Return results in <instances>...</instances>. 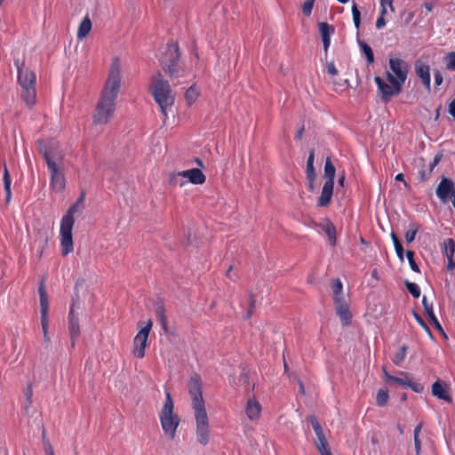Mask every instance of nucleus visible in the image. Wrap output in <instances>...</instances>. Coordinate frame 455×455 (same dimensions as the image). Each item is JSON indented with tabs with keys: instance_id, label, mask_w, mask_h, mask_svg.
Listing matches in <instances>:
<instances>
[{
	"instance_id": "f8f14e48",
	"label": "nucleus",
	"mask_w": 455,
	"mask_h": 455,
	"mask_svg": "<svg viewBox=\"0 0 455 455\" xmlns=\"http://www.w3.org/2000/svg\"><path fill=\"white\" fill-rule=\"evenodd\" d=\"M152 325V320L148 319L147 324L141 328L133 339V354L138 358H142L145 355V348Z\"/></svg>"
},
{
	"instance_id": "ddd939ff",
	"label": "nucleus",
	"mask_w": 455,
	"mask_h": 455,
	"mask_svg": "<svg viewBox=\"0 0 455 455\" xmlns=\"http://www.w3.org/2000/svg\"><path fill=\"white\" fill-rule=\"evenodd\" d=\"M389 68L392 72L395 75L396 81H399L401 84H403L405 80L407 79V75L409 72V65L408 63L401 60L399 58H390L389 59Z\"/></svg>"
},
{
	"instance_id": "c756f323",
	"label": "nucleus",
	"mask_w": 455,
	"mask_h": 455,
	"mask_svg": "<svg viewBox=\"0 0 455 455\" xmlns=\"http://www.w3.org/2000/svg\"><path fill=\"white\" fill-rule=\"evenodd\" d=\"M336 169L331 163V157H327L324 164L325 181H334Z\"/></svg>"
},
{
	"instance_id": "a211bd4d",
	"label": "nucleus",
	"mask_w": 455,
	"mask_h": 455,
	"mask_svg": "<svg viewBox=\"0 0 455 455\" xmlns=\"http://www.w3.org/2000/svg\"><path fill=\"white\" fill-rule=\"evenodd\" d=\"M334 181H325L317 205L325 207L330 204L333 195Z\"/></svg>"
},
{
	"instance_id": "e433bc0d",
	"label": "nucleus",
	"mask_w": 455,
	"mask_h": 455,
	"mask_svg": "<svg viewBox=\"0 0 455 455\" xmlns=\"http://www.w3.org/2000/svg\"><path fill=\"white\" fill-rule=\"evenodd\" d=\"M407 349H408L407 346L403 345L400 347V349L395 354L392 361L395 365L400 366L402 364V363L405 359Z\"/></svg>"
},
{
	"instance_id": "774afa93",
	"label": "nucleus",
	"mask_w": 455,
	"mask_h": 455,
	"mask_svg": "<svg viewBox=\"0 0 455 455\" xmlns=\"http://www.w3.org/2000/svg\"><path fill=\"white\" fill-rule=\"evenodd\" d=\"M454 268H455V261L453 260V258L448 259L447 269L449 271H453Z\"/></svg>"
},
{
	"instance_id": "8fccbe9b",
	"label": "nucleus",
	"mask_w": 455,
	"mask_h": 455,
	"mask_svg": "<svg viewBox=\"0 0 455 455\" xmlns=\"http://www.w3.org/2000/svg\"><path fill=\"white\" fill-rule=\"evenodd\" d=\"M333 300H334L335 307L348 305L343 294H339V295L333 296Z\"/></svg>"
},
{
	"instance_id": "b1692460",
	"label": "nucleus",
	"mask_w": 455,
	"mask_h": 455,
	"mask_svg": "<svg viewBox=\"0 0 455 455\" xmlns=\"http://www.w3.org/2000/svg\"><path fill=\"white\" fill-rule=\"evenodd\" d=\"M422 303L424 306L425 312L430 320V323L434 325L435 328L442 330V326L434 314L433 305L427 303L426 296L423 297Z\"/></svg>"
},
{
	"instance_id": "5701e85b",
	"label": "nucleus",
	"mask_w": 455,
	"mask_h": 455,
	"mask_svg": "<svg viewBox=\"0 0 455 455\" xmlns=\"http://www.w3.org/2000/svg\"><path fill=\"white\" fill-rule=\"evenodd\" d=\"M432 394H433V395L436 396L437 398L443 400L447 403L452 402L451 397L444 390V388L442 386V384L440 383V381H435L432 385Z\"/></svg>"
},
{
	"instance_id": "0e129e2a",
	"label": "nucleus",
	"mask_w": 455,
	"mask_h": 455,
	"mask_svg": "<svg viewBox=\"0 0 455 455\" xmlns=\"http://www.w3.org/2000/svg\"><path fill=\"white\" fill-rule=\"evenodd\" d=\"M449 113L455 120V98L452 100V101L449 104Z\"/></svg>"
},
{
	"instance_id": "4d7b16f0",
	"label": "nucleus",
	"mask_w": 455,
	"mask_h": 455,
	"mask_svg": "<svg viewBox=\"0 0 455 455\" xmlns=\"http://www.w3.org/2000/svg\"><path fill=\"white\" fill-rule=\"evenodd\" d=\"M41 324H42L43 333L44 334L48 333V315H41Z\"/></svg>"
},
{
	"instance_id": "aec40b11",
	"label": "nucleus",
	"mask_w": 455,
	"mask_h": 455,
	"mask_svg": "<svg viewBox=\"0 0 455 455\" xmlns=\"http://www.w3.org/2000/svg\"><path fill=\"white\" fill-rule=\"evenodd\" d=\"M36 85L21 87V98L28 107L36 104Z\"/></svg>"
},
{
	"instance_id": "a19ab883",
	"label": "nucleus",
	"mask_w": 455,
	"mask_h": 455,
	"mask_svg": "<svg viewBox=\"0 0 455 455\" xmlns=\"http://www.w3.org/2000/svg\"><path fill=\"white\" fill-rule=\"evenodd\" d=\"M404 284L413 298L418 299L420 296V288L417 283L406 280Z\"/></svg>"
},
{
	"instance_id": "412c9836",
	"label": "nucleus",
	"mask_w": 455,
	"mask_h": 455,
	"mask_svg": "<svg viewBox=\"0 0 455 455\" xmlns=\"http://www.w3.org/2000/svg\"><path fill=\"white\" fill-rule=\"evenodd\" d=\"M322 230L327 235L329 238L330 244L331 246H335L336 244V228L335 226L329 220H325L323 224H321Z\"/></svg>"
},
{
	"instance_id": "864d4df0",
	"label": "nucleus",
	"mask_w": 455,
	"mask_h": 455,
	"mask_svg": "<svg viewBox=\"0 0 455 455\" xmlns=\"http://www.w3.org/2000/svg\"><path fill=\"white\" fill-rule=\"evenodd\" d=\"M442 157H443L442 154H437L435 156L433 162L429 165L428 174H431L433 172L435 166L440 163Z\"/></svg>"
},
{
	"instance_id": "5fc2aeb1",
	"label": "nucleus",
	"mask_w": 455,
	"mask_h": 455,
	"mask_svg": "<svg viewBox=\"0 0 455 455\" xmlns=\"http://www.w3.org/2000/svg\"><path fill=\"white\" fill-rule=\"evenodd\" d=\"M314 4L309 2H304L302 5V12L305 16H310Z\"/></svg>"
},
{
	"instance_id": "423d86ee",
	"label": "nucleus",
	"mask_w": 455,
	"mask_h": 455,
	"mask_svg": "<svg viewBox=\"0 0 455 455\" xmlns=\"http://www.w3.org/2000/svg\"><path fill=\"white\" fill-rule=\"evenodd\" d=\"M387 79L389 84L384 82L379 76H375L374 80L378 89L381 92V99L384 102H388L393 96L399 94L402 91L403 84L396 81L395 76L387 72Z\"/></svg>"
},
{
	"instance_id": "bb28decb",
	"label": "nucleus",
	"mask_w": 455,
	"mask_h": 455,
	"mask_svg": "<svg viewBox=\"0 0 455 455\" xmlns=\"http://www.w3.org/2000/svg\"><path fill=\"white\" fill-rule=\"evenodd\" d=\"M92 29V21L89 16H85L82 22L80 23L77 30V38L83 39L84 38Z\"/></svg>"
},
{
	"instance_id": "0eeeda50",
	"label": "nucleus",
	"mask_w": 455,
	"mask_h": 455,
	"mask_svg": "<svg viewBox=\"0 0 455 455\" xmlns=\"http://www.w3.org/2000/svg\"><path fill=\"white\" fill-rule=\"evenodd\" d=\"M188 393L191 396L192 408L194 411L205 410V403L203 398L202 379L197 373H194L188 384Z\"/></svg>"
},
{
	"instance_id": "c9c22d12",
	"label": "nucleus",
	"mask_w": 455,
	"mask_h": 455,
	"mask_svg": "<svg viewBox=\"0 0 455 455\" xmlns=\"http://www.w3.org/2000/svg\"><path fill=\"white\" fill-rule=\"evenodd\" d=\"M444 251L443 253L447 259L453 258L455 253V242L451 238H448L443 242Z\"/></svg>"
},
{
	"instance_id": "a878e982",
	"label": "nucleus",
	"mask_w": 455,
	"mask_h": 455,
	"mask_svg": "<svg viewBox=\"0 0 455 455\" xmlns=\"http://www.w3.org/2000/svg\"><path fill=\"white\" fill-rule=\"evenodd\" d=\"M336 308V313L340 318V321L343 325H348L351 323L352 315L349 311V306H342Z\"/></svg>"
},
{
	"instance_id": "338daca9",
	"label": "nucleus",
	"mask_w": 455,
	"mask_h": 455,
	"mask_svg": "<svg viewBox=\"0 0 455 455\" xmlns=\"http://www.w3.org/2000/svg\"><path fill=\"white\" fill-rule=\"evenodd\" d=\"M162 325V328L164 330L165 332L168 331V324H167V317L163 316L162 319L158 320Z\"/></svg>"
},
{
	"instance_id": "9d476101",
	"label": "nucleus",
	"mask_w": 455,
	"mask_h": 455,
	"mask_svg": "<svg viewBox=\"0 0 455 455\" xmlns=\"http://www.w3.org/2000/svg\"><path fill=\"white\" fill-rule=\"evenodd\" d=\"M51 173L50 187L57 193H60L65 188V176L63 164H49L47 165Z\"/></svg>"
},
{
	"instance_id": "dca6fc26",
	"label": "nucleus",
	"mask_w": 455,
	"mask_h": 455,
	"mask_svg": "<svg viewBox=\"0 0 455 455\" xmlns=\"http://www.w3.org/2000/svg\"><path fill=\"white\" fill-rule=\"evenodd\" d=\"M414 69L416 75L420 78L423 85L427 92L431 90V77H430V68L427 64L423 62L421 60L415 61Z\"/></svg>"
},
{
	"instance_id": "f704fd0d",
	"label": "nucleus",
	"mask_w": 455,
	"mask_h": 455,
	"mask_svg": "<svg viewBox=\"0 0 455 455\" xmlns=\"http://www.w3.org/2000/svg\"><path fill=\"white\" fill-rule=\"evenodd\" d=\"M391 238H392V241L394 243V246H395L397 257L399 258V259L401 261H403V259H404V257H403L404 250H403V247L400 240L398 239L397 235L394 232L391 233Z\"/></svg>"
},
{
	"instance_id": "2eb2a0df",
	"label": "nucleus",
	"mask_w": 455,
	"mask_h": 455,
	"mask_svg": "<svg viewBox=\"0 0 455 455\" xmlns=\"http://www.w3.org/2000/svg\"><path fill=\"white\" fill-rule=\"evenodd\" d=\"M16 65L18 69V82L20 85L21 87L36 85V76L35 73L26 68L23 63L20 65L17 61Z\"/></svg>"
},
{
	"instance_id": "680f3d73",
	"label": "nucleus",
	"mask_w": 455,
	"mask_h": 455,
	"mask_svg": "<svg viewBox=\"0 0 455 455\" xmlns=\"http://www.w3.org/2000/svg\"><path fill=\"white\" fill-rule=\"evenodd\" d=\"M419 175L420 181H425V180H427L429 178V176L431 174H428V170L427 171L421 170V171L419 172Z\"/></svg>"
},
{
	"instance_id": "7c9ffc66",
	"label": "nucleus",
	"mask_w": 455,
	"mask_h": 455,
	"mask_svg": "<svg viewBox=\"0 0 455 455\" xmlns=\"http://www.w3.org/2000/svg\"><path fill=\"white\" fill-rule=\"evenodd\" d=\"M409 230L404 234L405 240L408 243H412L415 240L416 235L420 228V225L416 222H411L409 225Z\"/></svg>"
},
{
	"instance_id": "49530a36",
	"label": "nucleus",
	"mask_w": 455,
	"mask_h": 455,
	"mask_svg": "<svg viewBox=\"0 0 455 455\" xmlns=\"http://www.w3.org/2000/svg\"><path fill=\"white\" fill-rule=\"evenodd\" d=\"M331 288H332V291H333V296L339 295V294H343L342 293L343 284L339 279H334L332 281Z\"/></svg>"
},
{
	"instance_id": "e2e57ef3",
	"label": "nucleus",
	"mask_w": 455,
	"mask_h": 455,
	"mask_svg": "<svg viewBox=\"0 0 455 455\" xmlns=\"http://www.w3.org/2000/svg\"><path fill=\"white\" fill-rule=\"evenodd\" d=\"M385 25H386L385 18H384V17H382V16H379V17L377 19V21H376V28H377L378 29H381Z\"/></svg>"
},
{
	"instance_id": "9b49d317",
	"label": "nucleus",
	"mask_w": 455,
	"mask_h": 455,
	"mask_svg": "<svg viewBox=\"0 0 455 455\" xmlns=\"http://www.w3.org/2000/svg\"><path fill=\"white\" fill-rule=\"evenodd\" d=\"M180 177L187 178L189 182L196 184V185H201L205 182V175L202 172L201 170L197 168H192L187 171L180 172L177 174H174L171 177L170 182L172 185L179 184L180 187L184 185V181H180L179 183V180Z\"/></svg>"
},
{
	"instance_id": "603ef678",
	"label": "nucleus",
	"mask_w": 455,
	"mask_h": 455,
	"mask_svg": "<svg viewBox=\"0 0 455 455\" xmlns=\"http://www.w3.org/2000/svg\"><path fill=\"white\" fill-rule=\"evenodd\" d=\"M414 317L416 319V321L419 323V325L432 337V332L429 329V327L427 326V324L425 323V321L422 319V317L418 315L417 313H414Z\"/></svg>"
},
{
	"instance_id": "052dcab7",
	"label": "nucleus",
	"mask_w": 455,
	"mask_h": 455,
	"mask_svg": "<svg viewBox=\"0 0 455 455\" xmlns=\"http://www.w3.org/2000/svg\"><path fill=\"white\" fill-rule=\"evenodd\" d=\"M156 314L157 320L162 319L163 316H165L164 307L163 306H158L156 308Z\"/></svg>"
},
{
	"instance_id": "f03ea898",
	"label": "nucleus",
	"mask_w": 455,
	"mask_h": 455,
	"mask_svg": "<svg viewBox=\"0 0 455 455\" xmlns=\"http://www.w3.org/2000/svg\"><path fill=\"white\" fill-rule=\"evenodd\" d=\"M159 62L163 71L171 79L186 76V69L180 60V52L177 43L172 42L164 47Z\"/></svg>"
},
{
	"instance_id": "6e6552de",
	"label": "nucleus",
	"mask_w": 455,
	"mask_h": 455,
	"mask_svg": "<svg viewBox=\"0 0 455 455\" xmlns=\"http://www.w3.org/2000/svg\"><path fill=\"white\" fill-rule=\"evenodd\" d=\"M75 223V218H70L69 216H63L60 222V246H61V254L63 256H67L70 253L73 249V237H72V229Z\"/></svg>"
},
{
	"instance_id": "c85d7f7f",
	"label": "nucleus",
	"mask_w": 455,
	"mask_h": 455,
	"mask_svg": "<svg viewBox=\"0 0 455 455\" xmlns=\"http://www.w3.org/2000/svg\"><path fill=\"white\" fill-rule=\"evenodd\" d=\"M84 193H82L76 202L72 204L64 216L74 218L76 212H81L84 208Z\"/></svg>"
},
{
	"instance_id": "2f4dec72",
	"label": "nucleus",
	"mask_w": 455,
	"mask_h": 455,
	"mask_svg": "<svg viewBox=\"0 0 455 455\" xmlns=\"http://www.w3.org/2000/svg\"><path fill=\"white\" fill-rule=\"evenodd\" d=\"M358 44L361 48L362 52L364 53L367 62L371 64L374 62V53L370 45H368L365 42L358 40Z\"/></svg>"
},
{
	"instance_id": "6ab92c4d",
	"label": "nucleus",
	"mask_w": 455,
	"mask_h": 455,
	"mask_svg": "<svg viewBox=\"0 0 455 455\" xmlns=\"http://www.w3.org/2000/svg\"><path fill=\"white\" fill-rule=\"evenodd\" d=\"M260 411H261V406H260L259 403H258L255 400L249 399L247 402V404H246V408H245V412H246L247 417L251 420L257 419L260 415Z\"/></svg>"
},
{
	"instance_id": "6e6d98bb",
	"label": "nucleus",
	"mask_w": 455,
	"mask_h": 455,
	"mask_svg": "<svg viewBox=\"0 0 455 455\" xmlns=\"http://www.w3.org/2000/svg\"><path fill=\"white\" fill-rule=\"evenodd\" d=\"M327 72L331 76L338 75V69L336 68L334 62L331 61L326 64Z\"/></svg>"
},
{
	"instance_id": "bf43d9fd",
	"label": "nucleus",
	"mask_w": 455,
	"mask_h": 455,
	"mask_svg": "<svg viewBox=\"0 0 455 455\" xmlns=\"http://www.w3.org/2000/svg\"><path fill=\"white\" fill-rule=\"evenodd\" d=\"M414 445H415V452L416 455H420L421 452V441L419 438H413Z\"/></svg>"
},
{
	"instance_id": "de8ad7c7",
	"label": "nucleus",
	"mask_w": 455,
	"mask_h": 455,
	"mask_svg": "<svg viewBox=\"0 0 455 455\" xmlns=\"http://www.w3.org/2000/svg\"><path fill=\"white\" fill-rule=\"evenodd\" d=\"M308 419H309V421H310V423H311V425H312V427H313V429H314V431H315V435H319V434H321L322 432H323V428H322V427H321V425H320V423H319V421L316 419V418H315V417H314V416H310V417L308 418Z\"/></svg>"
},
{
	"instance_id": "72a5a7b5",
	"label": "nucleus",
	"mask_w": 455,
	"mask_h": 455,
	"mask_svg": "<svg viewBox=\"0 0 455 455\" xmlns=\"http://www.w3.org/2000/svg\"><path fill=\"white\" fill-rule=\"evenodd\" d=\"M334 27L326 22H321L319 24V31L322 39L331 38V36L334 33Z\"/></svg>"
},
{
	"instance_id": "c03bdc74",
	"label": "nucleus",
	"mask_w": 455,
	"mask_h": 455,
	"mask_svg": "<svg viewBox=\"0 0 455 455\" xmlns=\"http://www.w3.org/2000/svg\"><path fill=\"white\" fill-rule=\"evenodd\" d=\"M352 15H353V20H354L355 27L357 29H359L360 25H361V12L357 8L356 4H355V3L352 6Z\"/></svg>"
},
{
	"instance_id": "69168bd1",
	"label": "nucleus",
	"mask_w": 455,
	"mask_h": 455,
	"mask_svg": "<svg viewBox=\"0 0 455 455\" xmlns=\"http://www.w3.org/2000/svg\"><path fill=\"white\" fill-rule=\"evenodd\" d=\"M380 4H381V6H385V7L387 5H388L392 12L395 11V8L393 6V0H380Z\"/></svg>"
},
{
	"instance_id": "1a4fd4ad",
	"label": "nucleus",
	"mask_w": 455,
	"mask_h": 455,
	"mask_svg": "<svg viewBox=\"0 0 455 455\" xmlns=\"http://www.w3.org/2000/svg\"><path fill=\"white\" fill-rule=\"evenodd\" d=\"M195 419L196 423L197 442L205 446L210 440L209 419L206 411H196Z\"/></svg>"
},
{
	"instance_id": "f257e3e1",
	"label": "nucleus",
	"mask_w": 455,
	"mask_h": 455,
	"mask_svg": "<svg viewBox=\"0 0 455 455\" xmlns=\"http://www.w3.org/2000/svg\"><path fill=\"white\" fill-rule=\"evenodd\" d=\"M121 86L119 60L116 58L111 65L108 80L93 115V123L106 124L112 118L116 109V100Z\"/></svg>"
},
{
	"instance_id": "39448f33",
	"label": "nucleus",
	"mask_w": 455,
	"mask_h": 455,
	"mask_svg": "<svg viewBox=\"0 0 455 455\" xmlns=\"http://www.w3.org/2000/svg\"><path fill=\"white\" fill-rule=\"evenodd\" d=\"M39 153L43 156L47 165L49 164H63L64 155L60 149V144L54 140H39L37 141Z\"/></svg>"
},
{
	"instance_id": "37998d69",
	"label": "nucleus",
	"mask_w": 455,
	"mask_h": 455,
	"mask_svg": "<svg viewBox=\"0 0 455 455\" xmlns=\"http://www.w3.org/2000/svg\"><path fill=\"white\" fill-rule=\"evenodd\" d=\"M24 395L26 397V403L24 405V410L26 411H28L29 407L32 405V396H33V389L31 385H28L24 390Z\"/></svg>"
},
{
	"instance_id": "cd10ccee",
	"label": "nucleus",
	"mask_w": 455,
	"mask_h": 455,
	"mask_svg": "<svg viewBox=\"0 0 455 455\" xmlns=\"http://www.w3.org/2000/svg\"><path fill=\"white\" fill-rule=\"evenodd\" d=\"M84 193H82L76 202L72 204L64 216L74 218L76 212H81L84 208Z\"/></svg>"
},
{
	"instance_id": "f3484780",
	"label": "nucleus",
	"mask_w": 455,
	"mask_h": 455,
	"mask_svg": "<svg viewBox=\"0 0 455 455\" xmlns=\"http://www.w3.org/2000/svg\"><path fill=\"white\" fill-rule=\"evenodd\" d=\"M68 331L71 340V347H74L76 339L80 335L79 317L75 313L74 307L71 306L68 313Z\"/></svg>"
},
{
	"instance_id": "7ed1b4c3",
	"label": "nucleus",
	"mask_w": 455,
	"mask_h": 455,
	"mask_svg": "<svg viewBox=\"0 0 455 455\" xmlns=\"http://www.w3.org/2000/svg\"><path fill=\"white\" fill-rule=\"evenodd\" d=\"M150 92L155 101L159 105L164 116L167 117L166 110L174 104V95L172 94L169 82L163 78L160 72H157V74L152 77Z\"/></svg>"
},
{
	"instance_id": "4c0bfd02",
	"label": "nucleus",
	"mask_w": 455,
	"mask_h": 455,
	"mask_svg": "<svg viewBox=\"0 0 455 455\" xmlns=\"http://www.w3.org/2000/svg\"><path fill=\"white\" fill-rule=\"evenodd\" d=\"M198 95H199L198 90L193 85L190 86L185 93V99L187 100V103L188 105L193 104L196 100Z\"/></svg>"
},
{
	"instance_id": "58836bf2",
	"label": "nucleus",
	"mask_w": 455,
	"mask_h": 455,
	"mask_svg": "<svg viewBox=\"0 0 455 455\" xmlns=\"http://www.w3.org/2000/svg\"><path fill=\"white\" fill-rule=\"evenodd\" d=\"M317 440L315 442V444L319 452L324 451L326 450H329L328 448V442L325 438V435L323 432H322L319 435H316Z\"/></svg>"
},
{
	"instance_id": "13d9d810",
	"label": "nucleus",
	"mask_w": 455,
	"mask_h": 455,
	"mask_svg": "<svg viewBox=\"0 0 455 455\" xmlns=\"http://www.w3.org/2000/svg\"><path fill=\"white\" fill-rule=\"evenodd\" d=\"M434 77H435V83L436 85H441L443 84V78L439 70H435Z\"/></svg>"
},
{
	"instance_id": "3c124183",
	"label": "nucleus",
	"mask_w": 455,
	"mask_h": 455,
	"mask_svg": "<svg viewBox=\"0 0 455 455\" xmlns=\"http://www.w3.org/2000/svg\"><path fill=\"white\" fill-rule=\"evenodd\" d=\"M409 384L407 387H410L411 390H413L416 393H422L424 390V387L422 384L418 382H413L411 379H409Z\"/></svg>"
},
{
	"instance_id": "ea45409f",
	"label": "nucleus",
	"mask_w": 455,
	"mask_h": 455,
	"mask_svg": "<svg viewBox=\"0 0 455 455\" xmlns=\"http://www.w3.org/2000/svg\"><path fill=\"white\" fill-rule=\"evenodd\" d=\"M388 397V391L387 389L381 388L377 393L376 403L381 407L385 406L387 403Z\"/></svg>"
},
{
	"instance_id": "4be33fe9",
	"label": "nucleus",
	"mask_w": 455,
	"mask_h": 455,
	"mask_svg": "<svg viewBox=\"0 0 455 455\" xmlns=\"http://www.w3.org/2000/svg\"><path fill=\"white\" fill-rule=\"evenodd\" d=\"M3 181H4V191H5V203L8 204L12 198V189H11L12 179H11L6 164H4Z\"/></svg>"
},
{
	"instance_id": "4468645a",
	"label": "nucleus",
	"mask_w": 455,
	"mask_h": 455,
	"mask_svg": "<svg viewBox=\"0 0 455 455\" xmlns=\"http://www.w3.org/2000/svg\"><path fill=\"white\" fill-rule=\"evenodd\" d=\"M436 196L443 203H448L455 196V183L448 178H443L436 188Z\"/></svg>"
},
{
	"instance_id": "393cba45",
	"label": "nucleus",
	"mask_w": 455,
	"mask_h": 455,
	"mask_svg": "<svg viewBox=\"0 0 455 455\" xmlns=\"http://www.w3.org/2000/svg\"><path fill=\"white\" fill-rule=\"evenodd\" d=\"M39 297H40V313L41 315H48L49 303H48V296L42 283L39 289Z\"/></svg>"
},
{
	"instance_id": "20e7f679",
	"label": "nucleus",
	"mask_w": 455,
	"mask_h": 455,
	"mask_svg": "<svg viewBox=\"0 0 455 455\" xmlns=\"http://www.w3.org/2000/svg\"><path fill=\"white\" fill-rule=\"evenodd\" d=\"M174 404L170 392L165 394V402L161 410L159 419L165 435L173 439L180 425V418L173 412Z\"/></svg>"
},
{
	"instance_id": "a18cd8bd",
	"label": "nucleus",
	"mask_w": 455,
	"mask_h": 455,
	"mask_svg": "<svg viewBox=\"0 0 455 455\" xmlns=\"http://www.w3.org/2000/svg\"><path fill=\"white\" fill-rule=\"evenodd\" d=\"M406 257L408 259L411 268L414 272L419 273L420 272L419 267L417 265L416 261L414 260V252L412 251H407Z\"/></svg>"
},
{
	"instance_id": "473e14b6",
	"label": "nucleus",
	"mask_w": 455,
	"mask_h": 455,
	"mask_svg": "<svg viewBox=\"0 0 455 455\" xmlns=\"http://www.w3.org/2000/svg\"><path fill=\"white\" fill-rule=\"evenodd\" d=\"M400 375L404 376V378H399V377H395V376H388L387 383L394 382V383L398 384L399 386H402L404 388H407V386L410 385L409 384L410 379L408 378L407 373L404 371H401Z\"/></svg>"
},
{
	"instance_id": "79ce46f5",
	"label": "nucleus",
	"mask_w": 455,
	"mask_h": 455,
	"mask_svg": "<svg viewBox=\"0 0 455 455\" xmlns=\"http://www.w3.org/2000/svg\"><path fill=\"white\" fill-rule=\"evenodd\" d=\"M445 67L448 70L455 71V52H451L444 56Z\"/></svg>"
},
{
	"instance_id": "09e8293b",
	"label": "nucleus",
	"mask_w": 455,
	"mask_h": 455,
	"mask_svg": "<svg viewBox=\"0 0 455 455\" xmlns=\"http://www.w3.org/2000/svg\"><path fill=\"white\" fill-rule=\"evenodd\" d=\"M306 175H307V179L308 180V181H315L316 173H315L314 164H311V165L307 164Z\"/></svg>"
}]
</instances>
